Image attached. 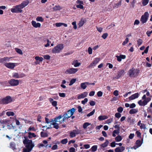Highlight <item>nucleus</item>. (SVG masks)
I'll use <instances>...</instances> for the list:
<instances>
[{
    "instance_id": "nucleus-56",
    "label": "nucleus",
    "mask_w": 152,
    "mask_h": 152,
    "mask_svg": "<svg viewBox=\"0 0 152 152\" xmlns=\"http://www.w3.org/2000/svg\"><path fill=\"white\" fill-rule=\"evenodd\" d=\"M137 44L138 45L140 46L142 44V41L140 39H138L137 41Z\"/></svg>"
},
{
    "instance_id": "nucleus-33",
    "label": "nucleus",
    "mask_w": 152,
    "mask_h": 152,
    "mask_svg": "<svg viewBox=\"0 0 152 152\" xmlns=\"http://www.w3.org/2000/svg\"><path fill=\"white\" fill-rule=\"evenodd\" d=\"M115 141L117 142H120L122 140V138L121 136L118 135L115 138Z\"/></svg>"
},
{
    "instance_id": "nucleus-1",
    "label": "nucleus",
    "mask_w": 152,
    "mask_h": 152,
    "mask_svg": "<svg viewBox=\"0 0 152 152\" xmlns=\"http://www.w3.org/2000/svg\"><path fill=\"white\" fill-rule=\"evenodd\" d=\"M23 143L26 146V148L23 149V152H30L34 146L32 141L25 138L23 141Z\"/></svg>"
},
{
    "instance_id": "nucleus-23",
    "label": "nucleus",
    "mask_w": 152,
    "mask_h": 152,
    "mask_svg": "<svg viewBox=\"0 0 152 152\" xmlns=\"http://www.w3.org/2000/svg\"><path fill=\"white\" fill-rule=\"evenodd\" d=\"M72 65H73L75 67H77L81 65V63L78 62L77 60H76L74 61L72 63Z\"/></svg>"
},
{
    "instance_id": "nucleus-43",
    "label": "nucleus",
    "mask_w": 152,
    "mask_h": 152,
    "mask_svg": "<svg viewBox=\"0 0 152 152\" xmlns=\"http://www.w3.org/2000/svg\"><path fill=\"white\" fill-rule=\"evenodd\" d=\"M6 115L9 116H13L14 115V113L12 111H8L6 113Z\"/></svg>"
},
{
    "instance_id": "nucleus-63",
    "label": "nucleus",
    "mask_w": 152,
    "mask_h": 152,
    "mask_svg": "<svg viewBox=\"0 0 152 152\" xmlns=\"http://www.w3.org/2000/svg\"><path fill=\"white\" fill-rule=\"evenodd\" d=\"M134 134L131 133L129 134V137L130 139H132L134 137Z\"/></svg>"
},
{
    "instance_id": "nucleus-30",
    "label": "nucleus",
    "mask_w": 152,
    "mask_h": 152,
    "mask_svg": "<svg viewBox=\"0 0 152 152\" xmlns=\"http://www.w3.org/2000/svg\"><path fill=\"white\" fill-rule=\"evenodd\" d=\"M138 112V109H131L129 111L130 114H132L136 113Z\"/></svg>"
},
{
    "instance_id": "nucleus-50",
    "label": "nucleus",
    "mask_w": 152,
    "mask_h": 152,
    "mask_svg": "<svg viewBox=\"0 0 152 152\" xmlns=\"http://www.w3.org/2000/svg\"><path fill=\"white\" fill-rule=\"evenodd\" d=\"M84 23V22L83 20H81L78 23L79 26L80 27L82 26Z\"/></svg>"
},
{
    "instance_id": "nucleus-48",
    "label": "nucleus",
    "mask_w": 152,
    "mask_h": 152,
    "mask_svg": "<svg viewBox=\"0 0 152 152\" xmlns=\"http://www.w3.org/2000/svg\"><path fill=\"white\" fill-rule=\"evenodd\" d=\"M95 110L94 109L90 113H88L87 115V117H90V116L94 114V113H95Z\"/></svg>"
},
{
    "instance_id": "nucleus-32",
    "label": "nucleus",
    "mask_w": 152,
    "mask_h": 152,
    "mask_svg": "<svg viewBox=\"0 0 152 152\" xmlns=\"http://www.w3.org/2000/svg\"><path fill=\"white\" fill-rule=\"evenodd\" d=\"M142 143V141H141L140 140H137L136 142V145L137 146L139 147H140Z\"/></svg>"
},
{
    "instance_id": "nucleus-53",
    "label": "nucleus",
    "mask_w": 152,
    "mask_h": 152,
    "mask_svg": "<svg viewBox=\"0 0 152 152\" xmlns=\"http://www.w3.org/2000/svg\"><path fill=\"white\" fill-rule=\"evenodd\" d=\"M113 121V118H110L109 119H108L106 121V123L107 124H110Z\"/></svg>"
},
{
    "instance_id": "nucleus-15",
    "label": "nucleus",
    "mask_w": 152,
    "mask_h": 152,
    "mask_svg": "<svg viewBox=\"0 0 152 152\" xmlns=\"http://www.w3.org/2000/svg\"><path fill=\"white\" fill-rule=\"evenodd\" d=\"M9 83L12 86H17L19 84V81L18 80L12 79L9 81Z\"/></svg>"
},
{
    "instance_id": "nucleus-64",
    "label": "nucleus",
    "mask_w": 152,
    "mask_h": 152,
    "mask_svg": "<svg viewBox=\"0 0 152 152\" xmlns=\"http://www.w3.org/2000/svg\"><path fill=\"white\" fill-rule=\"evenodd\" d=\"M69 152H75V149L73 147H71L69 150Z\"/></svg>"
},
{
    "instance_id": "nucleus-55",
    "label": "nucleus",
    "mask_w": 152,
    "mask_h": 152,
    "mask_svg": "<svg viewBox=\"0 0 152 152\" xmlns=\"http://www.w3.org/2000/svg\"><path fill=\"white\" fill-rule=\"evenodd\" d=\"M113 94L115 96H117L119 94L118 91L117 90H115L113 92Z\"/></svg>"
},
{
    "instance_id": "nucleus-40",
    "label": "nucleus",
    "mask_w": 152,
    "mask_h": 152,
    "mask_svg": "<svg viewBox=\"0 0 152 152\" xmlns=\"http://www.w3.org/2000/svg\"><path fill=\"white\" fill-rule=\"evenodd\" d=\"M119 133V131L118 130H114L113 133V137L116 136V134H118Z\"/></svg>"
},
{
    "instance_id": "nucleus-45",
    "label": "nucleus",
    "mask_w": 152,
    "mask_h": 152,
    "mask_svg": "<svg viewBox=\"0 0 152 152\" xmlns=\"http://www.w3.org/2000/svg\"><path fill=\"white\" fill-rule=\"evenodd\" d=\"M15 50L16 52L22 55L23 54V52L19 48H15Z\"/></svg>"
},
{
    "instance_id": "nucleus-26",
    "label": "nucleus",
    "mask_w": 152,
    "mask_h": 152,
    "mask_svg": "<svg viewBox=\"0 0 152 152\" xmlns=\"http://www.w3.org/2000/svg\"><path fill=\"white\" fill-rule=\"evenodd\" d=\"M12 58V57H5L4 58L0 59V61L1 62H3L5 61H9L10 59Z\"/></svg>"
},
{
    "instance_id": "nucleus-10",
    "label": "nucleus",
    "mask_w": 152,
    "mask_h": 152,
    "mask_svg": "<svg viewBox=\"0 0 152 152\" xmlns=\"http://www.w3.org/2000/svg\"><path fill=\"white\" fill-rule=\"evenodd\" d=\"M100 60V58H95L94 60L88 67L89 68L93 67L96 65Z\"/></svg>"
},
{
    "instance_id": "nucleus-28",
    "label": "nucleus",
    "mask_w": 152,
    "mask_h": 152,
    "mask_svg": "<svg viewBox=\"0 0 152 152\" xmlns=\"http://www.w3.org/2000/svg\"><path fill=\"white\" fill-rule=\"evenodd\" d=\"M28 137L29 138L31 139L33 138H35L36 137L37 135L34 133L31 132H28Z\"/></svg>"
},
{
    "instance_id": "nucleus-3",
    "label": "nucleus",
    "mask_w": 152,
    "mask_h": 152,
    "mask_svg": "<svg viewBox=\"0 0 152 152\" xmlns=\"http://www.w3.org/2000/svg\"><path fill=\"white\" fill-rule=\"evenodd\" d=\"M13 98L9 96H7L5 97L0 100V104H7L14 101Z\"/></svg>"
},
{
    "instance_id": "nucleus-17",
    "label": "nucleus",
    "mask_w": 152,
    "mask_h": 152,
    "mask_svg": "<svg viewBox=\"0 0 152 152\" xmlns=\"http://www.w3.org/2000/svg\"><path fill=\"white\" fill-rule=\"evenodd\" d=\"M88 94V93L87 92H84L78 95L77 99H80L81 98H84L86 97Z\"/></svg>"
},
{
    "instance_id": "nucleus-2",
    "label": "nucleus",
    "mask_w": 152,
    "mask_h": 152,
    "mask_svg": "<svg viewBox=\"0 0 152 152\" xmlns=\"http://www.w3.org/2000/svg\"><path fill=\"white\" fill-rule=\"evenodd\" d=\"M142 99L144 100L142 101L141 100L138 102V104L141 106H144L147 104L151 100V97H147L146 98V95H144L142 97Z\"/></svg>"
},
{
    "instance_id": "nucleus-41",
    "label": "nucleus",
    "mask_w": 152,
    "mask_h": 152,
    "mask_svg": "<svg viewBox=\"0 0 152 152\" xmlns=\"http://www.w3.org/2000/svg\"><path fill=\"white\" fill-rule=\"evenodd\" d=\"M36 20L37 21L42 22L44 20V19L41 17H38L36 18Z\"/></svg>"
},
{
    "instance_id": "nucleus-18",
    "label": "nucleus",
    "mask_w": 152,
    "mask_h": 152,
    "mask_svg": "<svg viewBox=\"0 0 152 152\" xmlns=\"http://www.w3.org/2000/svg\"><path fill=\"white\" fill-rule=\"evenodd\" d=\"M31 24L32 26L35 28H37L40 27L41 26V24L39 23H36V22L34 20H32L31 21Z\"/></svg>"
},
{
    "instance_id": "nucleus-52",
    "label": "nucleus",
    "mask_w": 152,
    "mask_h": 152,
    "mask_svg": "<svg viewBox=\"0 0 152 152\" xmlns=\"http://www.w3.org/2000/svg\"><path fill=\"white\" fill-rule=\"evenodd\" d=\"M88 51L89 54H92V49L91 47H89L88 48Z\"/></svg>"
},
{
    "instance_id": "nucleus-6",
    "label": "nucleus",
    "mask_w": 152,
    "mask_h": 152,
    "mask_svg": "<svg viewBox=\"0 0 152 152\" xmlns=\"http://www.w3.org/2000/svg\"><path fill=\"white\" fill-rule=\"evenodd\" d=\"M139 70L137 69L132 68L130 69L128 72V74L130 77H134L138 74Z\"/></svg>"
},
{
    "instance_id": "nucleus-19",
    "label": "nucleus",
    "mask_w": 152,
    "mask_h": 152,
    "mask_svg": "<svg viewBox=\"0 0 152 152\" xmlns=\"http://www.w3.org/2000/svg\"><path fill=\"white\" fill-rule=\"evenodd\" d=\"M51 125H52L53 126V128L56 129H58L59 128V124L57 122L55 121L54 120H53V121L50 123Z\"/></svg>"
},
{
    "instance_id": "nucleus-25",
    "label": "nucleus",
    "mask_w": 152,
    "mask_h": 152,
    "mask_svg": "<svg viewBox=\"0 0 152 152\" xmlns=\"http://www.w3.org/2000/svg\"><path fill=\"white\" fill-rule=\"evenodd\" d=\"M124 71L123 70H121L119 71L118 73V75L117 76L115 77L116 79H118L122 75H124Z\"/></svg>"
},
{
    "instance_id": "nucleus-49",
    "label": "nucleus",
    "mask_w": 152,
    "mask_h": 152,
    "mask_svg": "<svg viewBox=\"0 0 152 152\" xmlns=\"http://www.w3.org/2000/svg\"><path fill=\"white\" fill-rule=\"evenodd\" d=\"M129 39L128 38H126L125 39V41H124L123 42L122 45L123 46L125 45L126 44H127L129 42Z\"/></svg>"
},
{
    "instance_id": "nucleus-29",
    "label": "nucleus",
    "mask_w": 152,
    "mask_h": 152,
    "mask_svg": "<svg viewBox=\"0 0 152 152\" xmlns=\"http://www.w3.org/2000/svg\"><path fill=\"white\" fill-rule=\"evenodd\" d=\"M10 148L13 150L16 151V148L15 147V144L13 142H12L10 143Z\"/></svg>"
},
{
    "instance_id": "nucleus-34",
    "label": "nucleus",
    "mask_w": 152,
    "mask_h": 152,
    "mask_svg": "<svg viewBox=\"0 0 152 152\" xmlns=\"http://www.w3.org/2000/svg\"><path fill=\"white\" fill-rule=\"evenodd\" d=\"M35 59L37 61H38L39 62H42L43 61V58L42 57H39V56H36L35 57Z\"/></svg>"
},
{
    "instance_id": "nucleus-58",
    "label": "nucleus",
    "mask_w": 152,
    "mask_h": 152,
    "mask_svg": "<svg viewBox=\"0 0 152 152\" xmlns=\"http://www.w3.org/2000/svg\"><path fill=\"white\" fill-rule=\"evenodd\" d=\"M115 117L117 118H120L121 116V115L120 113H116L115 114Z\"/></svg>"
},
{
    "instance_id": "nucleus-7",
    "label": "nucleus",
    "mask_w": 152,
    "mask_h": 152,
    "mask_svg": "<svg viewBox=\"0 0 152 152\" xmlns=\"http://www.w3.org/2000/svg\"><path fill=\"white\" fill-rule=\"evenodd\" d=\"M22 8H21L20 5L19 4L14 7L11 9V11L13 13H21L22 11Z\"/></svg>"
},
{
    "instance_id": "nucleus-14",
    "label": "nucleus",
    "mask_w": 152,
    "mask_h": 152,
    "mask_svg": "<svg viewBox=\"0 0 152 152\" xmlns=\"http://www.w3.org/2000/svg\"><path fill=\"white\" fill-rule=\"evenodd\" d=\"M26 75L23 73H13L12 74V77L16 78H20L25 76Z\"/></svg>"
},
{
    "instance_id": "nucleus-44",
    "label": "nucleus",
    "mask_w": 152,
    "mask_h": 152,
    "mask_svg": "<svg viewBox=\"0 0 152 152\" xmlns=\"http://www.w3.org/2000/svg\"><path fill=\"white\" fill-rule=\"evenodd\" d=\"M149 1V0H142V3L143 5H146L148 3Z\"/></svg>"
},
{
    "instance_id": "nucleus-62",
    "label": "nucleus",
    "mask_w": 152,
    "mask_h": 152,
    "mask_svg": "<svg viewBox=\"0 0 152 152\" xmlns=\"http://www.w3.org/2000/svg\"><path fill=\"white\" fill-rule=\"evenodd\" d=\"M108 35L107 33H105L102 36V37L104 39H105L107 37Z\"/></svg>"
},
{
    "instance_id": "nucleus-46",
    "label": "nucleus",
    "mask_w": 152,
    "mask_h": 152,
    "mask_svg": "<svg viewBox=\"0 0 152 152\" xmlns=\"http://www.w3.org/2000/svg\"><path fill=\"white\" fill-rule=\"evenodd\" d=\"M97 146L96 145H95L93 146L91 148V151L92 152H95L96 151L97 149Z\"/></svg>"
},
{
    "instance_id": "nucleus-59",
    "label": "nucleus",
    "mask_w": 152,
    "mask_h": 152,
    "mask_svg": "<svg viewBox=\"0 0 152 152\" xmlns=\"http://www.w3.org/2000/svg\"><path fill=\"white\" fill-rule=\"evenodd\" d=\"M88 101V99L87 98H85L83 100L81 101V103L83 104H85Z\"/></svg>"
},
{
    "instance_id": "nucleus-11",
    "label": "nucleus",
    "mask_w": 152,
    "mask_h": 152,
    "mask_svg": "<svg viewBox=\"0 0 152 152\" xmlns=\"http://www.w3.org/2000/svg\"><path fill=\"white\" fill-rule=\"evenodd\" d=\"M55 121L57 122L59 124H61L65 121V120L63 116L60 115L58 117L54 119Z\"/></svg>"
},
{
    "instance_id": "nucleus-38",
    "label": "nucleus",
    "mask_w": 152,
    "mask_h": 152,
    "mask_svg": "<svg viewBox=\"0 0 152 152\" xmlns=\"http://www.w3.org/2000/svg\"><path fill=\"white\" fill-rule=\"evenodd\" d=\"M121 0L120 1L117 3L115 4L114 7L118 8L121 5Z\"/></svg>"
},
{
    "instance_id": "nucleus-54",
    "label": "nucleus",
    "mask_w": 152,
    "mask_h": 152,
    "mask_svg": "<svg viewBox=\"0 0 152 152\" xmlns=\"http://www.w3.org/2000/svg\"><path fill=\"white\" fill-rule=\"evenodd\" d=\"M7 129H14V127L12 124L7 125Z\"/></svg>"
},
{
    "instance_id": "nucleus-47",
    "label": "nucleus",
    "mask_w": 152,
    "mask_h": 152,
    "mask_svg": "<svg viewBox=\"0 0 152 152\" xmlns=\"http://www.w3.org/2000/svg\"><path fill=\"white\" fill-rule=\"evenodd\" d=\"M30 131L35 132L36 131V129H35L34 128V127L31 126L27 130L28 132Z\"/></svg>"
},
{
    "instance_id": "nucleus-39",
    "label": "nucleus",
    "mask_w": 152,
    "mask_h": 152,
    "mask_svg": "<svg viewBox=\"0 0 152 152\" xmlns=\"http://www.w3.org/2000/svg\"><path fill=\"white\" fill-rule=\"evenodd\" d=\"M91 125V124L88 122H86L84 123L83 125V127L84 129H86L89 126Z\"/></svg>"
},
{
    "instance_id": "nucleus-9",
    "label": "nucleus",
    "mask_w": 152,
    "mask_h": 152,
    "mask_svg": "<svg viewBox=\"0 0 152 152\" xmlns=\"http://www.w3.org/2000/svg\"><path fill=\"white\" fill-rule=\"evenodd\" d=\"M78 70L77 68H71L67 69L65 72L66 74H74Z\"/></svg>"
},
{
    "instance_id": "nucleus-31",
    "label": "nucleus",
    "mask_w": 152,
    "mask_h": 152,
    "mask_svg": "<svg viewBox=\"0 0 152 152\" xmlns=\"http://www.w3.org/2000/svg\"><path fill=\"white\" fill-rule=\"evenodd\" d=\"M108 118V117L105 115H100L98 117V119L99 120H103L106 119Z\"/></svg>"
},
{
    "instance_id": "nucleus-61",
    "label": "nucleus",
    "mask_w": 152,
    "mask_h": 152,
    "mask_svg": "<svg viewBox=\"0 0 152 152\" xmlns=\"http://www.w3.org/2000/svg\"><path fill=\"white\" fill-rule=\"evenodd\" d=\"M123 109L121 107H119L117 109V111L120 113H121L123 111Z\"/></svg>"
},
{
    "instance_id": "nucleus-24",
    "label": "nucleus",
    "mask_w": 152,
    "mask_h": 152,
    "mask_svg": "<svg viewBox=\"0 0 152 152\" xmlns=\"http://www.w3.org/2000/svg\"><path fill=\"white\" fill-rule=\"evenodd\" d=\"M109 143V142L108 140H106L105 142L101 144L100 145V147L102 149L103 148L107 147Z\"/></svg>"
},
{
    "instance_id": "nucleus-20",
    "label": "nucleus",
    "mask_w": 152,
    "mask_h": 152,
    "mask_svg": "<svg viewBox=\"0 0 152 152\" xmlns=\"http://www.w3.org/2000/svg\"><path fill=\"white\" fill-rule=\"evenodd\" d=\"M139 96V94L138 93H136L135 94L132 95L130 96L129 98L130 100H131L137 98Z\"/></svg>"
},
{
    "instance_id": "nucleus-60",
    "label": "nucleus",
    "mask_w": 152,
    "mask_h": 152,
    "mask_svg": "<svg viewBox=\"0 0 152 152\" xmlns=\"http://www.w3.org/2000/svg\"><path fill=\"white\" fill-rule=\"evenodd\" d=\"M72 24L73 26V28L75 29H76L77 28L76 22L74 21L72 22Z\"/></svg>"
},
{
    "instance_id": "nucleus-57",
    "label": "nucleus",
    "mask_w": 152,
    "mask_h": 152,
    "mask_svg": "<svg viewBox=\"0 0 152 152\" xmlns=\"http://www.w3.org/2000/svg\"><path fill=\"white\" fill-rule=\"evenodd\" d=\"M76 79H72L70 81L69 84V86L72 85L76 81Z\"/></svg>"
},
{
    "instance_id": "nucleus-51",
    "label": "nucleus",
    "mask_w": 152,
    "mask_h": 152,
    "mask_svg": "<svg viewBox=\"0 0 152 152\" xmlns=\"http://www.w3.org/2000/svg\"><path fill=\"white\" fill-rule=\"evenodd\" d=\"M67 142V139H65L61 140V142L63 144H65Z\"/></svg>"
},
{
    "instance_id": "nucleus-16",
    "label": "nucleus",
    "mask_w": 152,
    "mask_h": 152,
    "mask_svg": "<svg viewBox=\"0 0 152 152\" xmlns=\"http://www.w3.org/2000/svg\"><path fill=\"white\" fill-rule=\"evenodd\" d=\"M76 3L77 4L76 6L77 8L82 9H83L84 7L83 5V1H81L80 0H77L76 1Z\"/></svg>"
},
{
    "instance_id": "nucleus-27",
    "label": "nucleus",
    "mask_w": 152,
    "mask_h": 152,
    "mask_svg": "<svg viewBox=\"0 0 152 152\" xmlns=\"http://www.w3.org/2000/svg\"><path fill=\"white\" fill-rule=\"evenodd\" d=\"M62 7L59 5H55L53 8V11H56L62 10Z\"/></svg>"
},
{
    "instance_id": "nucleus-12",
    "label": "nucleus",
    "mask_w": 152,
    "mask_h": 152,
    "mask_svg": "<svg viewBox=\"0 0 152 152\" xmlns=\"http://www.w3.org/2000/svg\"><path fill=\"white\" fill-rule=\"evenodd\" d=\"M83 133L81 132L78 129L74 130L70 132V137L71 138L74 137L76 136V134Z\"/></svg>"
},
{
    "instance_id": "nucleus-22",
    "label": "nucleus",
    "mask_w": 152,
    "mask_h": 152,
    "mask_svg": "<svg viewBox=\"0 0 152 152\" xmlns=\"http://www.w3.org/2000/svg\"><path fill=\"white\" fill-rule=\"evenodd\" d=\"M115 57L117 58V61L119 62L121 61L122 59H124L126 57L125 55H121L119 56H116Z\"/></svg>"
},
{
    "instance_id": "nucleus-37",
    "label": "nucleus",
    "mask_w": 152,
    "mask_h": 152,
    "mask_svg": "<svg viewBox=\"0 0 152 152\" xmlns=\"http://www.w3.org/2000/svg\"><path fill=\"white\" fill-rule=\"evenodd\" d=\"M40 134L41 137H47L48 136V134L46 133L43 132H41Z\"/></svg>"
},
{
    "instance_id": "nucleus-35",
    "label": "nucleus",
    "mask_w": 152,
    "mask_h": 152,
    "mask_svg": "<svg viewBox=\"0 0 152 152\" xmlns=\"http://www.w3.org/2000/svg\"><path fill=\"white\" fill-rule=\"evenodd\" d=\"M45 120L46 123L48 124L50 123L53 121V119H51L50 120H49V119L47 118H45Z\"/></svg>"
},
{
    "instance_id": "nucleus-42",
    "label": "nucleus",
    "mask_w": 152,
    "mask_h": 152,
    "mask_svg": "<svg viewBox=\"0 0 152 152\" xmlns=\"http://www.w3.org/2000/svg\"><path fill=\"white\" fill-rule=\"evenodd\" d=\"M80 86L82 88L84 89L87 87V85L85 84V83H81Z\"/></svg>"
},
{
    "instance_id": "nucleus-8",
    "label": "nucleus",
    "mask_w": 152,
    "mask_h": 152,
    "mask_svg": "<svg viewBox=\"0 0 152 152\" xmlns=\"http://www.w3.org/2000/svg\"><path fill=\"white\" fill-rule=\"evenodd\" d=\"M149 16V14L148 12H145L144 15H142L140 18V21L142 23L144 24L147 21L148 17Z\"/></svg>"
},
{
    "instance_id": "nucleus-36",
    "label": "nucleus",
    "mask_w": 152,
    "mask_h": 152,
    "mask_svg": "<svg viewBox=\"0 0 152 152\" xmlns=\"http://www.w3.org/2000/svg\"><path fill=\"white\" fill-rule=\"evenodd\" d=\"M136 0H132V1L130 2V7L132 8H134L135 6V4L136 3Z\"/></svg>"
},
{
    "instance_id": "nucleus-21",
    "label": "nucleus",
    "mask_w": 152,
    "mask_h": 152,
    "mask_svg": "<svg viewBox=\"0 0 152 152\" xmlns=\"http://www.w3.org/2000/svg\"><path fill=\"white\" fill-rule=\"evenodd\" d=\"M29 3V1L28 0H26L25 1H23L20 5L21 8H23L26 6L28 5Z\"/></svg>"
},
{
    "instance_id": "nucleus-4",
    "label": "nucleus",
    "mask_w": 152,
    "mask_h": 152,
    "mask_svg": "<svg viewBox=\"0 0 152 152\" xmlns=\"http://www.w3.org/2000/svg\"><path fill=\"white\" fill-rule=\"evenodd\" d=\"M64 45L62 44H59L55 46L52 50L53 53H58L61 51L64 48Z\"/></svg>"
},
{
    "instance_id": "nucleus-5",
    "label": "nucleus",
    "mask_w": 152,
    "mask_h": 152,
    "mask_svg": "<svg viewBox=\"0 0 152 152\" xmlns=\"http://www.w3.org/2000/svg\"><path fill=\"white\" fill-rule=\"evenodd\" d=\"M75 111V109L72 108L68 111L66 114H64L63 117L64 118L65 120L66 119H68L73 114Z\"/></svg>"
},
{
    "instance_id": "nucleus-13",
    "label": "nucleus",
    "mask_w": 152,
    "mask_h": 152,
    "mask_svg": "<svg viewBox=\"0 0 152 152\" xmlns=\"http://www.w3.org/2000/svg\"><path fill=\"white\" fill-rule=\"evenodd\" d=\"M4 65L7 68L13 69L17 65V64L13 63H6L4 64Z\"/></svg>"
}]
</instances>
